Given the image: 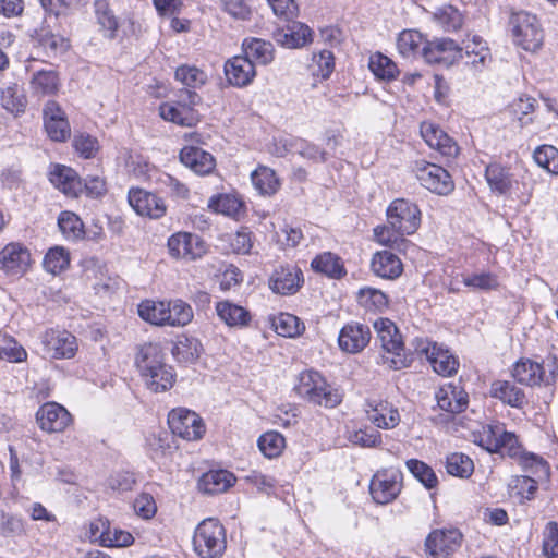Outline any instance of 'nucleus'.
<instances>
[{"mask_svg":"<svg viewBox=\"0 0 558 558\" xmlns=\"http://www.w3.org/2000/svg\"><path fill=\"white\" fill-rule=\"evenodd\" d=\"M135 363L150 391L163 392L173 386V369L165 363L162 351L158 344L145 343L142 345Z\"/></svg>","mask_w":558,"mask_h":558,"instance_id":"obj_1","label":"nucleus"},{"mask_svg":"<svg viewBox=\"0 0 558 558\" xmlns=\"http://www.w3.org/2000/svg\"><path fill=\"white\" fill-rule=\"evenodd\" d=\"M295 391L308 402L325 408L337 407L341 403L343 397L338 388L328 384L318 372L313 369L300 374Z\"/></svg>","mask_w":558,"mask_h":558,"instance_id":"obj_2","label":"nucleus"},{"mask_svg":"<svg viewBox=\"0 0 558 558\" xmlns=\"http://www.w3.org/2000/svg\"><path fill=\"white\" fill-rule=\"evenodd\" d=\"M374 329L385 351L384 363L390 368L401 369L411 365L412 354H405L401 335L395 323L388 318H379L374 322Z\"/></svg>","mask_w":558,"mask_h":558,"instance_id":"obj_3","label":"nucleus"},{"mask_svg":"<svg viewBox=\"0 0 558 558\" xmlns=\"http://www.w3.org/2000/svg\"><path fill=\"white\" fill-rule=\"evenodd\" d=\"M193 546L201 558H220L227 547L223 525L217 519L203 520L195 529Z\"/></svg>","mask_w":558,"mask_h":558,"instance_id":"obj_4","label":"nucleus"},{"mask_svg":"<svg viewBox=\"0 0 558 558\" xmlns=\"http://www.w3.org/2000/svg\"><path fill=\"white\" fill-rule=\"evenodd\" d=\"M513 41L529 52H536L543 46L544 32L537 17L525 11L513 13L510 19Z\"/></svg>","mask_w":558,"mask_h":558,"instance_id":"obj_5","label":"nucleus"},{"mask_svg":"<svg viewBox=\"0 0 558 558\" xmlns=\"http://www.w3.org/2000/svg\"><path fill=\"white\" fill-rule=\"evenodd\" d=\"M414 353L420 357H425L433 369L441 376L453 375L459 367L457 357L448 349L430 341L424 337H416L411 341Z\"/></svg>","mask_w":558,"mask_h":558,"instance_id":"obj_6","label":"nucleus"},{"mask_svg":"<svg viewBox=\"0 0 558 558\" xmlns=\"http://www.w3.org/2000/svg\"><path fill=\"white\" fill-rule=\"evenodd\" d=\"M475 437V442L490 453L509 457L520 453V445L515 434L507 432L501 423L484 425Z\"/></svg>","mask_w":558,"mask_h":558,"instance_id":"obj_7","label":"nucleus"},{"mask_svg":"<svg viewBox=\"0 0 558 558\" xmlns=\"http://www.w3.org/2000/svg\"><path fill=\"white\" fill-rule=\"evenodd\" d=\"M413 171L421 185L437 195H448L454 190V182L451 174L436 163L425 160H417Z\"/></svg>","mask_w":558,"mask_h":558,"instance_id":"obj_8","label":"nucleus"},{"mask_svg":"<svg viewBox=\"0 0 558 558\" xmlns=\"http://www.w3.org/2000/svg\"><path fill=\"white\" fill-rule=\"evenodd\" d=\"M388 225L401 234H413L421 225L417 205L405 199H395L387 208Z\"/></svg>","mask_w":558,"mask_h":558,"instance_id":"obj_9","label":"nucleus"},{"mask_svg":"<svg viewBox=\"0 0 558 558\" xmlns=\"http://www.w3.org/2000/svg\"><path fill=\"white\" fill-rule=\"evenodd\" d=\"M401 487V471L396 468H387L377 471L373 475L369 484V493L375 502L386 505L398 497Z\"/></svg>","mask_w":558,"mask_h":558,"instance_id":"obj_10","label":"nucleus"},{"mask_svg":"<svg viewBox=\"0 0 558 558\" xmlns=\"http://www.w3.org/2000/svg\"><path fill=\"white\" fill-rule=\"evenodd\" d=\"M168 424L172 434L184 440H198L205 434V424L202 417L189 409L178 408L170 411Z\"/></svg>","mask_w":558,"mask_h":558,"instance_id":"obj_11","label":"nucleus"},{"mask_svg":"<svg viewBox=\"0 0 558 558\" xmlns=\"http://www.w3.org/2000/svg\"><path fill=\"white\" fill-rule=\"evenodd\" d=\"M169 254L173 258L189 262L197 260L207 253L205 241L191 232H177L167 242Z\"/></svg>","mask_w":558,"mask_h":558,"instance_id":"obj_12","label":"nucleus"},{"mask_svg":"<svg viewBox=\"0 0 558 558\" xmlns=\"http://www.w3.org/2000/svg\"><path fill=\"white\" fill-rule=\"evenodd\" d=\"M462 533L458 529H437L425 539L428 558H449L462 544Z\"/></svg>","mask_w":558,"mask_h":558,"instance_id":"obj_13","label":"nucleus"},{"mask_svg":"<svg viewBox=\"0 0 558 558\" xmlns=\"http://www.w3.org/2000/svg\"><path fill=\"white\" fill-rule=\"evenodd\" d=\"M41 343L51 359H72L77 351L76 338L66 330L48 329L41 337Z\"/></svg>","mask_w":558,"mask_h":558,"instance_id":"obj_14","label":"nucleus"},{"mask_svg":"<svg viewBox=\"0 0 558 558\" xmlns=\"http://www.w3.org/2000/svg\"><path fill=\"white\" fill-rule=\"evenodd\" d=\"M551 367L549 374H547L543 364L530 359H521L513 365L512 376L520 384L527 386H535L541 383L549 385L555 380V362H553Z\"/></svg>","mask_w":558,"mask_h":558,"instance_id":"obj_15","label":"nucleus"},{"mask_svg":"<svg viewBox=\"0 0 558 558\" xmlns=\"http://www.w3.org/2000/svg\"><path fill=\"white\" fill-rule=\"evenodd\" d=\"M36 421L44 432L61 433L72 422L70 412L57 402H47L36 412Z\"/></svg>","mask_w":558,"mask_h":558,"instance_id":"obj_16","label":"nucleus"},{"mask_svg":"<svg viewBox=\"0 0 558 558\" xmlns=\"http://www.w3.org/2000/svg\"><path fill=\"white\" fill-rule=\"evenodd\" d=\"M303 281V272L299 267L291 264L280 265L269 279V288L275 293L291 295L300 290Z\"/></svg>","mask_w":558,"mask_h":558,"instance_id":"obj_17","label":"nucleus"},{"mask_svg":"<svg viewBox=\"0 0 558 558\" xmlns=\"http://www.w3.org/2000/svg\"><path fill=\"white\" fill-rule=\"evenodd\" d=\"M371 338L372 333L367 325L351 322L341 328L338 344L343 352L356 354L367 347Z\"/></svg>","mask_w":558,"mask_h":558,"instance_id":"obj_18","label":"nucleus"},{"mask_svg":"<svg viewBox=\"0 0 558 558\" xmlns=\"http://www.w3.org/2000/svg\"><path fill=\"white\" fill-rule=\"evenodd\" d=\"M129 204L141 216L153 219L166 215L167 206L161 197L143 189H131L128 195Z\"/></svg>","mask_w":558,"mask_h":558,"instance_id":"obj_19","label":"nucleus"},{"mask_svg":"<svg viewBox=\"0 0 558 558\" xmlns=\"http://www.w3.org/2000/svg\"><path fill=\"white\" fill-rule=\"evenodd\" d=\"M44 124L48 136L54 142H64L70 137L71 128L65 112L58 102L49 100L44 107Z\"/></svg>","mask_w":558,"mask_h":558,"instance_id":"obj_20","label":"nucleus"},{"mask_svg":"<svg viewBox=\"0 0 558 558\" xmlns=\"http://www.w3.org/2000/svg\"><path fill=\"white\" fill-rule=\"evenodd\" d=\"M367 418L378 428L392 429L400 423L398 408L386 400L371 399L366 401Z\"/></svg>","mask_w":558,"mask_h":558,"instance_id":"obj_21","label":"nucleus"},{"mask_svg":"<svg viewBox=\"0 0 558 558\" xmlns=\"http://www.w3.org/2000/svg\"><path fill=\"white\" fill-rule=\"evenodd\" d=\"M90 536L106 547H125L134 542L131 533L111 529L109 521L101 518L90 523Z\"/></svg>","mask_w":558,"mask_h":558,"instance_id":"obj_22","label":"nucleus"},{"mask_svg":"<svg viewBox=\"0 0 558 558\" xmlns=\"http://www.w3.org/2000/svg\"><path fill=\"white\" fill-rule=\"evenodd\" d=\"M421 135L426 144L437 150L441 156L454 158L459 153L457 143L437 124L423 122L421 124Z\"/></svg>","mask_w":558,"mask_h":558,"instance_id":"obj_23","label":"nucleus"},{"mask_svg":"<svg viewBox=\"0 0 558 558\" xmlns=\"http://www.w3.org/2000/svg\"><path fill=\"white\" fill-rule=\"evenodd\" d=\"M288 24L274 33V39L282 47L294 49L305 46L312 40V32L301 22L287 21Z\"/></svg>","mask_w":558,"mask_h":558,"instance_id":"obj_24","label":"nucleus"},{"mask_svg":"<svg viewBox=\"0 0 558 558\" xmlns=\"http://www.w3.org/2000/svg\"><path fill=\"white\" fill-rule=\"evenodd\" d=\"M225 74L232 86L245 87L253 82L256 76V70L254 63L241 54L226 62Z\"/></svg>","mask_w":558,"mask_h":558,"instance_id":"obj_25","label":"nucleus"},{"mask_svg":"<svg viewBox=\"0 0 558 558\" xmlns=\"http://www.w3.org/2000/svg\"><path fill=\"white\" fill-rule=\"evenodd\" d=\"M0 264L5 272L21 275L31 264V253L20 243H9L0 252Z\"/></svg>","mask_w":558,"mask_h":558,"instance_id":"obj_26","label":"nucleus"},{"mask_svg":"<svg viewBox=\"0 0 558 558\" xmlns=\"http://www.w3.org/2000/svg\"><path fill=\"white\" fill-rule=\"evenodd\" d=\"M180 161L197 175H207L216 167L214 156L196 146H185L180 151Z\"/></svg>","mask_w":558,"mask_h":558,"instance_id":"obj_27","label":"nucleus"},{"mask_svg":"<svg viewBox=\"0 0 558 558\" xmlns=\"http://www.w3.org/2000/svg\"><path fill=\"white\" fill-rule=\"evenodd\" d=\"M372 271L383 279L395 280L403 272L400 258L390 251L376 252L371 262Z\"/></svg>","mask_w":558,"mask_h":558,"instance_id":"obj_28","label":"nucleus"},{"mask_svg":"<svg viewBox=\"0 0 558 558\" xmlns=\"http://www.w3.org/2000/svg\"><path fill=\"white\" fill-rule=\"evenodd\" d=\"M489 395L512 408L522 409L526 403L524 390L509 380H494L490 384Z\"/></svg>","mask_w":558,"mask_h":558,"instance_id":"obj_29","label":"nucleus"},{"mask_svg":"<svg viewBox=\"0 0 558 558\" xmlns=\"http://www.w3.org/2000/svg\"><path fill=\"white\" fill-rule=\"evenodd\" d=\"M242 52L254 65H267L274 61V45L265 39L247 37L242 43Z\"/></svg>","mask_w":558,"mask_h":558,"instance_id":"obj_30","label":"nucleus"},{"mask_svg":"<svg viewBox=\"0 0 558 558\" xmlns=\"http://www.w3.org/2000/svg\"><path fill=\"white\" fill-rule=\"evenodd\" d=\"M438 407L449 413H461L468 407V393L460 387L447 385L436 393Z\"/></svg>","mask_w":558,"mask_h":558,"instance_id":"obj_31","label":"nucleus"},{"mask_svg":"<svg viewBox=\"0 0 558 558\" xmlns=\"http://www.w3.org/2000/svg\"><path fill=\"white\" fill-rule=\"evenodd\" d=\"M50 182L65 195L77 196L82 192V182L70 167L56 165L50 172Z\"/></svg>","mask_w":558,"mask_h":558,"instance_id":"obj_32","label":"nucleus"},{"mask_svg":"<svg viewBox=\"0 0 558 558\" xmlns=\"http://www.w3.org/2000/svg\"><path fill=\"white\" fill-rule=\"evenodd\" d=\"M27 71H32L29 80L31 89L36 95H52L58 92L60 86L59 74L52 69H33L32 65L26 66Z\"/></svg>","mask_w":558,"mask_h":558,"instance_id":"obj_33","label":"nucleus"},{"mask_svg":"<svg viewBox=\"0 0 558 558\" xmlns=\"http://www.w3.org/2000/svg\"><path fill=\"white\" fill-rule=\"evenodd\" d=\"M216 313L221 322L229 327L243 328L251 322L250 312L230 301H220L216 304Z\"/></svg>","mask_w":558,"mask_h":558,"instance_id":"obj_34","label":"nucleus"},{"mask_svg":"<svg viewBox=\"0 0 558 558\" xmlns=\"http://www.w3.org/2000/svg\"><path fill=\"white\" fill-rule=\"evenodd\" d=\"M97 24L105 38L110 40L117 37L119 20L110 7L108 0H95L93 3Z\"/></svg>","mask_w":558,"mask_h":558,"instance_id":"obj_35","label":"nucleus"},{"mask_svg":"<svg viewBox=\"0 0 558 558\" xmlns=\"http://www.w3.org/2000/svg\"><path fill=\"white\" fill-rule=\"evenodd\" d=\"M485 178L494 193L504 195L512 187L513 179L510 169L498 162H492L486 167Z\"/></svg>","mask_w":558,"mask_h":558,"instance_id":"obj_36","label":"nucleus"},{"mask_svg":"<svg viewBox=\"0 0 558 558\" xmlns=\"http://www.w3.org/2000/svg\"><path fill=\"white\" fill-rule=\"evenodd\" d=\"M235 477L227 470H215L205 473L201 481V489L209 495L227 492L234 483Z\"/></svg>","mask_w":558,"mask_h":558,"instance_id":"obj_37","label":"nucleus"},{"mask_svg":"<svg viewBox=\"0 0 558 558\" xmlns=\"http://www.w3.org/2000/svg\"><path fill=\"white\" fill-rule=\"evenodd\" d=\"M159 110L162 119L181 126H192L198 120L197 113L194 109L180 106L174 101L162 104Z\"/></svg>","mask_w":558,"mask_h":558,"instance_id":"obj_38","label":"nucleus"},{"mask_svg":"<svg viewBox=\"0 0 558 558\" xmlns=\"http://www.w3.org/2000/svg\"><path fill=\"white\" fill-rule=\"evenodd\" d=\"M513 458L518 459L522 470L526 473L525 475H531L532 477L543 481L549 478V464L542 457L535 453L525 452L520 447V453Z\"/></svg>","mask_w":558,"mask_h":558,"instance_id":"obj_39","label":"nucleus"},{"mask_svg":"<svg viewBox=\"0 0 558 558\" xmlns=\"http://www.w3.org/2000/svg\"><path fill=\"white\" fill-rule=\"evenodd\" d=\"M314 271L324 274L330 278H341L345 275L344 267L338 256L330 252L317 255L311 263Z\"/></svg>","mask_w":558,"mask_h":558,"instance_id":"obj_40","label":"nucleus"},{"mask_svg":"<svg viewBox=\"0 0 558 558\" xmlns=\"http://www.w3.org/2000/svg\"><path fill=\"white\" fill-rule=\"evenodd\" d=\"M462 49L463 56H478L477 61L472 62L474 72H482L492 62L490 49L480 36H473Z\"/></svg>","mask_w":558,"mask_h":558,"instance_id":"obj_41","label":"nucleus"},{"mask_svg":"<svg viewBox=\"0 0 558 558\" xmlns=\"http://www.w3.org/2000/svg\"><path fill=\"white\" fill-rule=\"evenodd\" d=\"M357 303L369 312H383L388 307V296L379 289L363 287L356 294Z\"/></svg>","mask_w":558,"mask_h":558,"instance_id":"obj_42","label":"nucleus"},{"mask_svg":"<svg viewBox=\"0 0 558 558\" xmlns=\"http://www.w3.org/2000/svg\"><path fill=\"white\" fill-rule=\"evenodd\" d=\"M202 344L196 338H183L172 348V355L179 363L193 364L195 363L202 353Z\"/></svg>","mask_w":558,"mask_h":558,"instance_id":"obj_43","label":"nucleus"},{"mask_svg":"<svg viewBox=\"0 0 558 558\" xmlns=\"http://www.w3.org/2000/svg\"><path fill=\"white\" fill-rule=\"evenodd\" d=\"M426 43L424 36L414 29L403 31L399 34L397 48L405 58L422 56V47Z\"/></svg>","mask_w":558,"mask_h":558,"instance_id":"obj_44","label":"nucleus"},{"mask_svg":"<svg viewBox=\"0 0 558 558\" xmlns=\"http://www.w3.org/2000/svg\"><path fill=\"white\" fill-rule=\"evenodd\" d=\"M251 180L254 187L263 195H272L280 186V182L276 177L275 171L265 166H259L252 173Z\"/></svg>","mask_w":558,"mask_h":558,"instance_id":"obj_45","label":"nucleus"},{"mask_svg":"<svg viewBox=\"0 0 558 558\" xmlns=\"http://www.w3.org/2000/svg\"><path fill=\"white\" fill-rule=\"evenodd\" d=\"M168 304L165 301H144L138 305V315L146 322L165 326L167 325Z\"/></svg>","mask_w":558,"mask_h":558,"instance_id":"obj_46","label":"nucleus"},{"mask_svg":"<svg viewBox=\"0 0 558 558\" xmlns=\"http://www.w3.org/2000/svg\"><path fill=\"white\" fill-rule=\"evenodd\" d=\"M410 473L427 489L438 486V477L432 466L417 459L407 461Z\"/></svg>","mask_w":558,"mask_h":558,"instance_id":"obj_47","label":"nucleus"},{"mask_svg":"<svg viewBox=\"0 0 558 558\" xmlns=\"http://www.w3.org/2000/svg\"><path fill=\"white\" fill-rule=\"evenodd\" d=\"M208 206L216 213L235 217L241 211L243 203L233 194H218L210 197Z\"/></svg>","mask_w":558,"mask_h":558,"instance_id":"obj_48","label":"nucleus"},{"mask_svg":"<svg viewBox=\"0 0 558 558\" xmlns=\"http://www.w3.org/2000/svg\"><path fill=\"white\" fill-rule=\"evenodd\" d=\"M405 234L396 231L391 226H378L374 229L375 240L384 246L395 248L399 252L405 250L409 245V241L404 239Z\"/></svg>","mask_w":558,"mask_h":558,"instance_id":"obj_49","label":"nucleus"},{"mask_svg":"<svg viewBox=\"0 0 558 558\" xmlns=\"http://www.w3.org/2000/svg\"><path fill=\"white\" fill-rule=\"evenodd\" d=\"M463 284L475 291H494L499 287L498 276L492 271L473 272L464 275Z\"/></svg>","mask_w":558,"mask_h":558,"instance_id":"obj_50","label":"nucleus"},{"mask_svg":"<svg viewBox=\"0 0 558 558\" xmlns=\"http://www.w3.org/2000/svg\"><path fill=\"white\" fill-rule=\"evenodd\" d=\"M167 325L185 326L193 319V310L190 304L178 299L167 302Z\"/></svg>","mask_w":558,"mask_h":558,"instance_id":"obj_51","label":"nucleus"},{"mask_svg":"<svg viewBox=\"0 0 558 558\" xmlns=\"http://www.w3.org/2000/svg\"><path fill=\"white\" fill-rule=\"evenodd\" d=\"M70 265V254L62 246L51 247L45 255L43 266L46 271L58 275Z\"/></svg>","mask_w":558,"mask_h":558,"instance_id":"obj_52","label":"nucleus"},{"mask_svg":"<svg viewBox=\"0 0 558 558\" xmlns=\"http://www.w3.org/2000/svg\"><path fill=\"white\" fill-rule=\"evenodd\" d=\"M257 446L264 457L274 459L281 454L286 439L280 433L271 430L259 436Z\"/></svg>","mask_w":558,"mask_h":558,"instance_id":"obj_53","label":"nucleus"},{"mask_svg":"<svg viewBox=\"0 0 558 558\" xmlns=\"http://www.w3.org/2000/svg\"><path fill=\"white\" fill-rule=\"evenodd\" d=\"M58 226L68 240H80L84 236V223L72 211H62L58 218Z\"/></svg>","mask_w":558,"mask_h":558,"instance_id":"obj_54","label":"nucleus"},{"mask_svg":"<svg viewBox=\"0 0 558 558\" xmlns=\"http://www.w3.org/2000/svg\"><path fill=\"white\" fill-rule=\"evenodd\" d=\"M368 66L376 77L385 81L395 80L399 73L396 63L380 52L371 57Z\"/></svg>","mask_w":558,"mask_h":558,"instance_id":"obj_55","label":"nucleus"},{"mask_svg":"<svg viewBox=\"0 0 558 558\" xmlns=\"http://www.w3.org/2000/svg\"><path fill=\"white\" fill-rule=\"evenodd\" d=\"M446 470L452 476L468 478L474 471V464L466 454L454 452L447 457Z\"/></svg>","mask_w":558,"mask_h":558,"instance_id":"obj_56","label":"nucleus"},{"mask_svg":"<svg viewBox=\"0 0 558 558\" xmlns=\"http://www.w3.org/2000/svg\"><path fill=\"white\" fill-rule=\"evenodd\" d=\"M174 77L185 88L195 89L203 86L206 83L207 75L204 71L199 70L194 65H181L177 68Z\"/></svg>","mask_w":558,"mask_h":558,"instance_id":"obj_57","label":"nucleus"},{"mask_svg":"<svg viewBox=\"0 0 558 558\" xmlns=\"http://www.w3.org/2000/svg\"><path fill=\"white\" fill-rule=\"evenodd\" d=\"M0 104L9 112L19 114L25 110V99L19 93L16 83L10 84L0 90Z\"/></svg>","mask_w":558,"mask_h":558,"instance_id":"obj_58","label":"nucleus"},{"mask_svg":"<svg viewBox=\"0 0 558 558\" xmlns=\"http://www.w3.org/2000/svg\"><path fill=\"white\" fill-rule=\"evenodd\" d=\"M535 162L549 173L558 174V149L553 145H541L533 153Z\"/></svg>","mask_w":558,"mask_h":558,"instance_id":"obj_59","label":"nucleus"},{"mask_svg":"<svg viewBox=\"0 0 558 558\" xmlns=\"http://www.w3.org/2000/svg\"><path fill=\"white\" fill-rule=\"evenodd\" d=\"M274 327L276 332L282 337H295L304 330V325L301 320L288 313H281L275 320Z\"/></svg>","mask_w":558,"mask_h":558,"instance_id":"obj_60","label":"nucleus"},{"mask_svg":"<svg viewBox=\"0 0 558 558\" xmlns=\"http://www.w3.org/2000/svg\"><path fill=\"white\" fill-rule=\"evenodd\" d=\"M146 447L153 460L163 458L171 449L169 434L165 430L149 434L146 437Z\"/></svg>","mask_w":558,"mask_h":558,"instance_id":"obj_61","label":"nucleus"},{"mask_svg":"<svg viewBox=\"0 0 558 558\" xmlns=\"http://www.w3.org/2000/svg\"><path fill=\"white\" fill-rule=\"evenodd\" d=\"M24 521L14 515L7 513L0 508V535L3 537H19L25 534Z\"/></svg>","mask_w":558,"mask_h":558,"instance_id":"obj_62","label":"nucleus"},{"mask_svg":"<svg viewBox=\"0 0 558 558\" xmlns=\"http://www.w3.org/2000/svg\"><path fill=\"white\" fill-rule=\"evenodd\" d=\"M38 43L47 52L54 56L65 52L70 47L69 40L65 37L50 32L41 34Z\"/></svg>","mask_w":558,"mask_h":558,"instance_id":"obj_63","label":"nucleus"},{"mask_svg":"<svg viewBox=\"0 0 558 558\" xmlns=\"http://www.w3.org/2000/svg\"><path fill=\"white\" fill-rule=\"evenodd\" d=\"M543 554L547 558H558V523L555 521L548 522L544 530Z\"/></svg>","mask_w":558,"mask_h":558,"instance_id":"obj_64","label":"nucleus"}]
</instances>
